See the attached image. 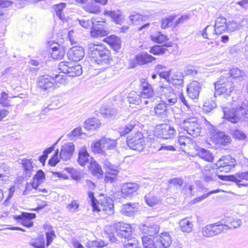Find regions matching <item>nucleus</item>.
<instances>
[{
    "label": "nucleus",
    "mask_w": 248,
    "mask_h": 248,
    "mask_svg": "<svg viewBox=\"0 0 248 248\" xmlns=\"http://www.w3.org/2000/svg\"><path fill=\"white\" fill-rule=\"evenodd\" d=\"M65 7L66 4L65 3H61L60 4L55 5L54 6V11L56 16L63 22L66 21V17L63 12Z\"/></svg>",
    "instance_id": "34"
},
{
    "label": "nucleus",
    "mask_w": 248,
    "mask_h": 248,
    "mask_svg": "<svg viewBox=\"0 0 248 248\" xmlns=\"http://www.w3.org/2000/svg\"><path fill=\"white\" fill-rule=\"evenodd\" d=\"M90 170L94 176L98 177L103 175V170L101 166L95 161L90 162Z\"/></svg>",
    "instance_id": "39"
},
{
    "label": "nucleus",
    "mask_w": 248,
    "mask_h": 248,
    "mask_svg": "<svg viewBox=\"0 0 248 248\" xmlns=\"http://www.w3.org/2000/svg\"><path fill=\"white\" fill-rule=\"evenodd\" d=\"M142 90L140 93V96L143 99L148 98L149 101L146 100H143L144 104H147L150 102H153L155 99L158 98L157 96L155 94V92L151 85H150L145 80L142 82L141 84Z\"/></svg>",
    "instance_id": "11"
},
{
    "label": "nucleus",
    "mask_w": 248,
    "mask_h": 248,
    "mask_svg": "<svg viewBox=\"0 0 248 248\" xmlns=\"http://www.w3.org/2000/svg\"><path fill=\"white\" fill-rule=\"evenodd\" d=\"M56 79L48 75H43L38 78L37 85L41 91L43 92H50L55 88V82L56 81L63 83L65 80L64 76L62 75H56Z\"/></svg>",
    "instance_id": "2"
},
{
    "label": "nucleus",
    "mask_w": 248,
    "mask_h": 248,
    "mask_svg": "<svg viewBox=\"0 0 248 248\" xmlns=\"http://www.w3.org/2000/svg\"><path fill=\"white\" fill-rule=\"evenodd\" d=\"M225 76L230 77L238 80H241L243 76L245 75V73L237 68H234L230 70L229 73L225 74Z\"/></svg>",
    "instance_id": "33"
},
{
    "label": "nucleus",
    "mask_w": 248,
    "mask_h": 248,
    "mask_svg": "<svg viewBox=\"0 0 248 248\" xmlns=\"http://www.w3.org/2000/svg\"><path fill=\"white\" fill-rule=\"evenodd\" d=\"M201 88L199 82L196 81H192L187 88V92L189 98L192 99H197L199 95Z\"/></svg>",
    "instance_id": "22"
},
{
    "label": "nucleus",
    "mask_w": 248,
    "mask_h": 248,
    "mask_svg": "<svg viewBox=\"0 0 248 248\" xmlns=\"http://www.w3.org/2000/svg\"><path fill=\"white\" fill-rule=\"evenodd\" d=\"M139 207V204L138 202H129L123 205L121 212L123 215L132 216L138 211Z\"/></svg>",
    "instance_id": "27"
},
{
    "label": "nucleus",
    "mask_w": 248,
    "mask_h": 248,
    "mask_svg": "<svg viewBox=\"0 0 248 248\" xmlns=\"http://www.w3.org/2000/svg\"><path fill=\"white\" fill-rule=\"evenodd\" d=\"M89 53L92 61L98 65L107 68L112 61L110 51L101 45L90 44L88 45Z\"/></svg>",
    "instance_id": "1"
},
{
    "label": "nucleus",
    "mask_w": 248,
    "mask_h": 248,
    "mask_svg": "<svg viewBox=\"0 0 248 248\" xmlns=\"http://www.w3.org/2000/svg\"><path fill=\"white\" fill-rule=\"evenodd\" d=\"M35 213L23 212L20 215L15 216L14 218L23 226L29 228L32 226L33 222L31 219L35 218Z\"/></svg>",
    "instance_id": "14"
},
{
    "label": "nucleus",
    "mask_w": 248,
    "mask_h": 248,
    "mask_svg": "<svg viewBox=\"0 0 248 248\" xmlns=\"http://www.w3.org/2000/svg\"><path fill=\"white\" fill-rule=\"evenodd\" d=\"M75 151V145L73 142H67L61 147L60 157L64 161L70 159Z\"/></svg>",
    "instance_id": "15"
},
{
    "label": "nucleus",
    "mask_w": 248,
    "mask_h": 248,
    "mask_svg": "<svg viewBox=\"0 0 248 248\" xmlns=\"http://www.w3.org/2000/svg\"><path fill=\"white\" fill-rule=\"evenodd\" d=\"M217 138L218 143L222 145H226L231 141V138L223 132H219L217 134Z\"/></svg>",
    "instance_id": "50"
},
{
    "label": "nucleus",
    "mask_w": 248,
    "mask_h": 248,
    "mask_svg": "<svg viewBox=\"0 0 248 248\" xmlns=\"http://www.w3.org/2000/svg\"><path fill=\"white\" fill-rule=\"evenodd\" d=\"M100 159V162L103 164L104 169L106 170L105 180L107 182H112L116 178L119 168L117 165L111 164L105 155Z\"/></svg>",
    "instance_id": "5"
},
{
    "label": "nucleus",
    "mask_w": 248,
    "mask_h": 248,
    "mask_svg": "<svg viewBox=\"0 0 248 248\" xmlns=\"http://www.w3.org/2000/svg\"><path fill=\"white\" fill-rule=\"evenodd\" d=\"M203 180L207 182L212 181H216L217 171L214 169L211 165L208 164L204 166L202 170Z\"/></svg>",
    "instance_id": "20"
},
{
    "label": "nucleus",
    "mask_w": 248,
    "mask_h": 248,
    "mask_svg": "<svg viewBox=\"0 0 248 248\" xmlns=\"http://www.w3.org/2000/svg\"><path fill=\"white\" fill-rule=\"evenodd\" d=\"M139 65H142L152 62L156 59L146 52H141L136 55Z\"/></svg>",
    "instance_id": "28"
},
{
    "label": "nucleus",
    "mask_w": 248,
    "mask_h": 248,
    "mask_svg": "<svg viewBox=\"0 0 248 248\" xmlns=\"http://www.w3.org/2000/svg\"><path fill=\"white\" fill-rule=\"evenodd\" d=\"M59 68L62 73L67 74L69 77L80 76L82 73L80 65H74L72 63L62 62L59 65Z\"/></svg>",
    "instance_id": "8"
},
{
    "label": "nucleus",
    "mask_w": 248,
    "mask_h": 248,
    "mask_svg": "<svg viewBox=\"0 0 248 248\" xmlns=\"http://www.w3.org/2000/svg\"><path fill=\"white\" fill-rule=\"evenodd\" d=\"M122 242L124 248H140V244L135 239L131 238Z\"/></svg>",
    "instance_id": "51"
},
{
    "label": "nucleus",
    "mask_w": 248,
    "mask_h": 248,
    "mask_svg": "<svg viewBox=\"0 0 248 248\" xmlns=\"http://www.w3.org/2000/svg\"><path fill=\"white\" fill-rule=\"evenodd\" d=\"M144 198L146 202L150 206H154V205L159 204L161 202L159 198L155 196L152 193H148L145 195Z\"/></svg>",
    "instance_id": "41"
},
{
    "label": "nucleus",
    "mask_w": 248,
    "mask_h": 248,
    "mask_svg": "<svg viewBox=\"0 0 248 248\" xmlns=\"http://www.w3.org/2000/svg\"><path fill=\"white\" fill-rule=\"evenodd\" d=\"M107 244L104 241L94 240L89 241L87 243V247L89 248H99L104 247Z\"/></svg>",
    "instance_id": "53"
},
{
    "label": "nucleus",
    "mask_w": 248,
    "mask_h": 248,
    "mask_svg": "<svg viewBox=\"0 0 248 248\" xmlns=\"http://www.w3.org/2000/svg\"><path fill=\"white\" fill-rule=\"evenodd\" d=\"M105 40L115 49H118L121 47V39L115 35H111L109 37L105 38Z\"/></svg>",
    "instance_id": "35"
},
{
    "label": "nucleus",
    "mask_w": 248,
    "mask_h": 248,
    "mask_svg": "<svg viewBox=\"0 0 248 248\" xmlns=\"http://www.w3.org/2000/svg\"><path fill=\"white\" fill-rule=\"evenodd\" d=\"M180 127L193 137L200 135L201 127L197 120L194 118H190L184 120L180 124Z\"/></svg>",
    "instance_id": "6"
},
{
    "label": "nucleus",
    "mask_w": 248,
    "mask_h": 248,
    "mask_svg": "<svg viewBox=\"0 0 248 248\" xmlns=\"http://www.w3.org/2000/svg\"><path fill=\"white\" fill-rule=\"evenodd\" d=\"M159 227L156 224H143L140 227V230L143 235L149 237L156 238L157 236Z\"/></svg>",
    "instance_id": "18"
},
{
    "label": "nucleus",
    "mask_w": 248,
    "mask_h": 248,
    "mask_svg": "<svg viewBox=\"0 0 248 248\" xmlns=\"http://www.w3.org/2000/svg\"><path fill=\"white\" fill-rule=\"evenodd\" d=\"M137 122L132 120L124 127H120L119 132L121 136H124L130 132L136 126Z\"/></svg>",
    "instance_id": "36"
},
{
    "label": "nucleus",
    "mask_w": 248,
    "mask_h": 248,
    "mask_svg": "<svg viewBox=\"0 0 248 248\" xmlns=\"http://www.w3.org/2000/svg\"><path fill=\"white\" fill-rule=\"evenodd\" d=\"M75 22L78 23L81 27L85 29L93 27L95 23L92 20L88 19L86 18H77Z\"/></svg>",
    "instance_id": "48"
},
{
    "label": "nucleus",
    "mask_w": 248,
    "mask_h": 248,
    "mask_svg": "<svg viewBox=\"0 0 248 248\" xmlns=\"http://www.w3.org/2000/svg\"><path fill=\"white\" fill-rule=\"evenodd\" d=\"M114 227L116 235L124 238V241L132 238V228L129 224L118 222L115 224Z\"/></svg>",
    "instance_id": "10"
},
{
    "label": "nucleus",
    "mask_w": 248,
    "mask_h": 248,
    "mask_svg": "<svg viewBox=\"0 0 248 248\" xmlns=\"http://www.w3.org/2000/svg\"><path fill=\"white\" fill-rule=\"evenodd\" d=\"M151 37L153 41L159 44L164 43L168 40L167 36L159 31L155 32Z\"/></svg>",
    "instance_id": "43"
},
{
    "label": "nucleus",
    "mask_w": 248,
    "mask_h": 248,
    "mask_svg": "<svg viewBox=\"0 0 248 248\" xmlns=\"http://www.w3.org/2000/svg\"><path fill=\"white\" fill-rule=\"evenodd\" d=\"M141 239L143 248H158L156 238L143 235Z\"/></svg>",
    "instance_id": "32"
},
{
    "label": "nucleus",
    "mask_w": 248,
    "mask_h": 248,
    "mask_svg": "<svg viewBox=\"0 0 248 248\" xmlns=\"http://www.w3.org/2000/svg\"><path fill=\"white\" fill-rule=\"evenodd\" d=\"M34 179L37 180L36 183H42L45 179V173L42 170H38L34 175Z\"/></svg>",
    "instance_id": "63"
},
{
    "label": "nucleus",
    "mask_w": 248,
    "mask_h": 248,
    "mask_svg": "<svg viewBox=\"0 0 248 248\" xmlns=\"http://www.w3.org/2000/svg\"><path fill=\"white\" fill-rule=\"evenodd\" d=\"M181 230L184 232L189 233L192 231L193 225L192 222L186 218L182 219L179 223Z\"/></svg>",
    "instance_id": "38"
},
{
    "label": "nucleus",
    "mask_w": 248,
    "mask_h": 248,
    "mask_svg": "<svg viewBox=\"0 0 248 248\" xmlns=\"http://www.w3.org/2000/svg\"><path fill=\"white\" fill-rule=\"evenodd\" d=\"M88 196L90 199L92 206L93 208L94 211L97 210L100 211V209H99L97 206V200L94 197V193L93 192L89 191H88Z\"/></svg>",
    "instance_id": "61"
},
{
    "label": "nucleus",
    "mask_w": 248,
    "mask_h": 248,
    "mask_svg": "<svg viewBox=\"0 0 248 248\" xmlns=\"http://www.w3.org/2000/svg\"><path fill=\"white\" fill-rule=\"evenodd\" d=\"M236 185L239 187L247 186L248 183L245 181H248V171L245 172H239L235 174Z\"/></svg>",
    "instance_id": "29"
},
{
    "label": "nucleus",
    "mask_w": 248,
    "mask_h": 248,
    "mask_svg": "<svg viewBox=\"0 0 248 248\" xmlns=\"http://www.w3.org/2000/svg\"><path fill=\"white\" fill-rule=\"evenodd\" d=\"M101 143L104 151L106 150H112L116 146V140L109 138H103L101 139Z\"/></svg>",
    "instance_id": "37"
},
{
    "label": "nucleus",
    "mask_w": 248,
    "mask_h": 248,
    "mask_svg": "<svg viewBox=\"0 0 248 248\" xmlns=\"http://www.w3.org/2000/svg\"><path fill=\"white\" fill-rule=\"evenodd\" d=\"M79 207V204L78 201L73 200L67 206V209L70 212L75 213L78 211Z\"/></svg>",
    "instance_id": "58"
},
{
    "label": "nucleus",
    "mask_w": 248,
    "mask_h": 248,
    "mask_svg": "<svg viewBox=\"0 0 248 248\" xmlns=\"http://www.w3.org/2000/svg\"><path fill=\"white\" fill-rule=\"evenodd\" d=\"M156 130L160 137L164 139H172L176 135V130L174 127L167 124L157 126Z\"/></svg>",
    "instance_id": "12"
},
{
    "label": "nucleus",
    "mask_w": 248,
    "mask_h": 248,
    "mask_svg": "<svg viewBox=\"0 0 248 248\" xmlns=\"http://www.w3.org/2000/svg\"><path fill=\"white\" fill-rule=\"evenodd\" d=\"M101 124V122L98 119L92 118L85 121L84 127L87 130H95L100 126Z\"/></svg>",
    "instance_id": "31"
},
{
    "label": "nucleus",
    "mask_w": 248,
    "mask_h": 248,
    "mask_svg": "<svg viewBox=\"0 0 248 248\" xmlns=\"http://www.w3.org/2000/svg\"><path fill=\"white\" fill-rule=\"evenodd\" d=\"M167 105L163 102L159 103L155 108V111L156 114L161 115L166 110Z\"/></svg>",
    "instance_id": "57"
},
{
    "label": "nucleus",
    "mask_w": 248,
    "mask_h": 248,
    "mask_svg": "<svg viewBox=\"0 0 248 248\" xmlns=\"http://www.w3.org/2000/svg\"><path fill=\"white\" fill-rule=\"evenodd\" d=\"M238 111H240V119L248 123V103L244 102L239 107Z\"/></svg>",
    "instance_id": "44"
},
{
    "label": "nucleus",
    "mask_w": 248,
    "mask_h": 248,
    "mask_svg": "<svg viewBox=\"0 0 248 248\" xmlns=\"http://www.w3.org/2000/svg\"><path fill=\"white\" fill-rule=\"evenodd\" d=\"M242 224V220L239 218H230L228 219L227 224H223V226H226L227 229L225 231L232 228H237L240 227Z\"/></svg>",
    "instance_id": "40"
},
{
    "label": "nucleus",
    "mask_w": 248,
    "mask_h": 248,
    "mask_svg": "<svg viewBox=\"0 0 248 248\" xmlns=\"http://www.w3.org/2000/svg\"><path fill=\"white\" fill-rule=\"evenodd\" d=\"M175 16H171L162 19L161 20V28L166 29L171 25L172 22L174 19Z\"/></svg>",
    "instance_id": "59"
},
{
    "label": "nucleus",
    "mask_w": 248,
    "mask_h": 248,
    "mask_svg": "<svg viewBox=\"0 0 248 248\" xmlns=\"http://www.w3.org/2000/svg\"><path fill=\"white\" fill-rule=\"evenodd\" d=\"M227 19L223 16L217 17L214 25V31L216 34H221L227 30Z\"/></svg>",
    "instance_id": "26"
},
{
    "label": "nucleus",
    "mask_w": 248,
    "mask_h": 248,
    "mask_svg": "<svg viewBox=\"0 0 248 248\" xmlns=\"http://www.w3.org/2000/svg\"><path fill=\"white\" fill-rule=\"evenodd\" d=\"M100 113L105 118L113 119L118 114V110L108 105H103L100 109Z\"/></svg>",
    "instance_id": "24"
},
{
    "label": "nucleus",
    "mask_w": 248,
    "mask_h": 248,
    "mask_svg": "<svg viewBox=\"0 0 248 248\" xmlns=\"http://www.w3.org/2000/svg\"><path fill=\"white\" fill-rule=\"evenodd\" d=\"M232 161L231 162V164L229 165H223L221 164V161H218L217 165L218 167V170L220 171H224L228 172L231 170L235 166V159H231Z\"/></svg>",
    "instance_id": "47"
},
{
    "label": "nucleus",
    "mask_w": 248,
    "mask_h": 248,
    "mask_svg": "<svg viewBox=\"0 0 248 248\" xmlns=\"http://www.w3.org/2000/svg\"><path fill=\"white\" fill-rule=\"evenodd\" d=\"M227 229L226 226H223L219 222L215 223L208 224L202 228V235L206 237H211L218 235L221 232L225 231Z\"/></svg>",
    "instance_id": "7"
},
{
    "label": "nucleus",
    "mask_w": 248,
    "mask_h": 248,
    "mask_svg": "<svg viewBox=\"0 0 248 248\" xmlns=\"http://www.w3.org/2000/svg\"><path fill=\"white\" fill-rule=\"evenodd\" d=\"M85 54L84 49L80 46H75L70 48L67 53L69 60L77 62L81 60Z\"/></svg>",
    "instance_id": "17"
},
{
    "label": "nucleus",
    "mask_w": 248,
    "mask_h": 248,
    "mask_svg": "<svg viewBox=\"0 0 248 248\" xmlns=\"http://www.w3.org/2000/svg\"><path fill=\"white\" fill-rule=\"evenodd\" d=\"M8 94L4 92H2L0 96V104H1L5 107H8L10 104L7 102Z\"/></svg>",
    "instance_id": "62"
},
{
    "label": "nucleus",
    "mask_w": 248,
    "mask_h": 248,
    "mask_svg": "<svg viewBox=\"0 0 248 248\" xmlns=\"http://www.w3.org/2000/svg\"><path fill=\"white\" fill-rule=\"evenodd\" d=\"M142 16L138 13L131 15L129 17L132 24L135 25L139 24V22L142 20Z\"/></svg>",
    "instance_id": "64"
},
{
    "label": "nucleus",
    "mask_w": 248,
    "mask_h": 248,
    "mask_svg": "<svg viewBox=\"0 0 248 248\" xmlns=\"http://www.w3.org/2000/svg\"><path fill=\"white\" fill-rule=\"evenodd\" d=\"M172 84L176 85H182L183 84V78L181 73L174 74L171 77Z\"/></svg>",
    "instance_id": "56"
},
{
    "label": "nucleus",
    "mask_w": 248,
    "mask_h": 248,
    "mask_svg": "<svg viewBox=\"0 0 248 248\" xmlns=\"http://www.w3.org/2000/svg\"><path fill=\"white\" fill-rule=\"evenodd\" d=\"M220 191H221V190L218 188L217 189L214 190L210 191L206 194H204L201 196L197 197L194 198L193 200H192L191 201V203L192 204H195L197 202H200L202 201V200H203L204 199H205V198H206L207 197H208L210 195L218 193Z\"/></svg>",
    "instance_id": "52"
},
{
    "label": "nucleus",
    "mask_w": 248,
    "mask_h": 248,
    "mask_svg": "<svg viewBox=\"0 0 248 248\" xmlns=\"http://www.w3.org/2000/svg\"><path fill=\"white\" fill-rule=\"evenodd\" d=\"M168 182L170 184H171L176 187L177 188H180L183 185L184 183V180L181 178H173L170 179Z\"/></svg>",
    "instance_id": "60"
},
{
    "label": "nucleus",
    "mask_w": 248,
    "mask_h": 248,
    "mask_svg": "<svg viewBox=\"0 0 248 248\" xmlns=\"http://www.w3.org/2000/svg\"><path fill=\"white\" fill-rule=\"evenodd\" d=\"M48 44L50 47L49 53H51L53 59H61L64 56L65 50L62 46L55 42H49Z\"/></svg>",
    "instance_id": "16"
},
{
    "label": "nucleus",
    "mask_w": 248,
    "mask_h": 248,
    "mask_svg": "<svg viewBox=\"0 0 248 248\" xmlns=\"http://www.w3.org/2000/svg\"><path fill=\"white\" fill-rule=\"evenodd\" d=\"M91 149L94 153H97L102 155H105L104 148H103L101 140L96 142H93L91 144Z\"/></svg>",
    "instance_id": "45"
},
{
    "label": "nucleus",
    "mask_w": 248,
    "mask_h": 248,
    "mask_svg": "<svg viewBox=\"0 0 248 248\" xmlns=\"http://www.w3.org/2000/svg\"><path fill=\"white\" fill-rule=\"evenodd\" d=\"M126 142L131 149L139 152L142 151L145 146L144 138L143 134L140 132L136 133L132 138L128 137Z\"/></svg>",
    "instance_id": "9"
},
{
    "label": "nucleus",
    "mask_w": 248,
    "mask_h": 248,
    "mask_svg": "<svg viewBox=\"0 0 248 248\" xmlns=\"http://www.w3.org/2000/svg\"><path fill=\"white\" fill-rule=\"evenodd\" d=\"M92 157L90 156L86 147L85 146L82 147L78 151L77 159L78 164L81 166H84L89 163Z\"/></svg>",
    "instance_id": "23"
},
{
    "label": "nucleus",
    "mask_w": 248,
    "mask_h": 248,
    "mask_svg": "<svg viewBox=\"0 0 248 248\" xmlns=\"http://www.w3.org/2000/svg\"><path fill=\"white\" fill-rule=\"evenodd\" d=\"M105 14L109 16L116 24H121L122 23L123 17L120 10L106 11L105 12Z\"/></svg>",
    "instance_id": "30"
},
{
    "label": "nucleus",
    "mask_w": 248,
    "mask_h": 248,
    "mask_svg": "<svg viewBox=\"0 0 248 248\" xmlns=\"http://www.w3.org/2000/svg\"><path fill=\"white\" fill-rule=\"evenodd\" d=\"M225 74H224L221 76L220 78L215 83V97H216L217 95H229L233 90V83L231 78L225 76Z\"/></svg>",
    "instance_id": "3"
},
{
    "label": "nucleus",
    "mask_w": 248,
    "mask_h": 248,
    "mask_svg": "<svg viewBox=\"0 0 248 248\" xmlns=\"http://www.w3.org/2000/svg\"><path fill=\"white\" fill-rule=\"evenodd\" d=\"M167 50V49L163 46H155L151 48L150 52L154 55H160L165 54Z\"/></svg>",
    "instance_id": "54"
},
{
    "label": "nucleus",
    "mask_w": 248,
    "mask_h": 248,
    "mask_svg": "<svg viewBox=\"0 0 248 248\" xmlns=\"http://www.w3.org/2000/svg\"><path fill=\"white\" fill-rule=\"evenodd\" d=\"M96 22L97 23H100L99 24H96V25H100L101 27H97L94 24L93 27V30L91 31V35L93 37H99L106 36L108 34V31L103 27V26L105 24V22L104 21H96Z\"/></svg>",
    "instance_id": "25"
},
{
    "label": "nucleus",
    "mask_w": 248,
    "mask_h": 248,
    "mask_svg": "<svg viewBox=\"0 0 248 248\" xmlns=\"http://www.w3.org/2000/svg\"><path fill=\"white\" fill-rule=\"evenodd\" d=\"M158 92L160 95V99L162 102L168 106L174 105L177 101V96L174 93L172 88L168 85L160 86Z\"/></svg>",
    "instance_id": "4"
},
{
    "label": "nucleus",
    "mask_w": 248,
    "mask_h": 248,
    "mask_svg": "<svg viewBox=\"0 0 248 248\" xmlns=\"http://www.w3.org/2000/svg\"><path fill=\"white\" fill-rule=\"evenodd\" d=\"M198 156L202 159L208 162H212L214 159L212 154L208 150L203 148L199 151Z\"/></svg>",
    "instance_id": "46"
},
{
    "label": "nucleus",
    "mask_w": 248,
    "mask_h": 248,
    "mask_svg": "<svg viewBox=\"0 0 248 248\" xmlns=\"http://www.w3.org/2000/svg\"><path fill=\"white\" fill-rule=\"evenodd\" d=\"M171 242V237L168 232L161 233L156 237V243H157L158 248H168Z\"/></svg>",
    "instance_id": "21"
},
{
    "label": "nucleus",
    "mask_w": 248,
    "mask_h": 248,
    "mask_svg": "<svg viewBox=\"0 0 248 248\" xmlns=\"http://www.w3.org/2000/svg\"><path fill=\"white\" fill-rule=\"evenodd\" d=\"M141 98V96L136 92L132 91L127 97V100L130 104L139 105L142 102Z\"/></svg>",
    "instance_id": "42"
},
{
    "label": "nucleus",
    "mask_w": 248,
    "mask_h": 248,
    "mask_svg": "<svg viewBox=\"0 0 248 248\" xmlns=\"http://www.w3.org/2000/svg\"><path fill=\"white\" fill-rule=\"evenodd\" d=\"M238 110L239 107L232 108H224V118L232 123H237L240 119V111Z\"/></svg>",
    "instance_id": "13"
},
{
    "label": "nucleus",
    "mask_w": 248,
    "mask_h": 248,
    "mask_svg": "<svg viewBox=\"0 0 248 248\" xmlns=\"http://www.w3.org/2000/svg\"><path fill=\"white\" fill-rule=\"evenodd\" d=\"M84 9L90 13L97 14L100 12V7L94 2L87 3L84 6Z\"/></svg>",
    "instance_id": "49"
},
{
    "label": "nucleus",
    "mask_w": 248,
    "mask_h": 248,
    "mask_svg": "<svg viewBox=\"0 0 248 248\" xmlns=\"http://www.w3.org/2000/svg\"><path fill=\"white\" fill-rule=\"evenodd\" d=\"M31 245L35 248H45V242L44 237H39L37 239L31 242Z\"/></svg>",
    "instance_id": "55"
},
{
    "label": "nucleus",
    "mask_w": 248,
    "mask_h": 248,
    "mask_svg": "<svg viewBox=\"0 0 248 248\" xmlns=\"http://www.w3.org/2000/svg\"><path fill=\"white\" fill-rule=\"evenodd\" d=\"M140 188L139 184L136 183H126L122 186L121 193L123 197H130Z\"/></svg>",
    "instance_id": "19"
}]
</instances>
